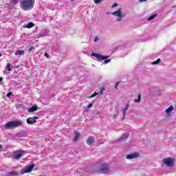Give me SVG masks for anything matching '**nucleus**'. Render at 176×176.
Listing matches in <instances>:
<instances>
[{
    "label": "nucleus",
    "mask_w": 176,
    "mask_h": 176,
    "mask_svg": "<svg viewBox=\"0 0 176 176\" xmlns=\"http://www.w3.org/2000/svg\"><path fill=\"white\" fill-rule=\"evenodd\" d=\"M2 80H3V78L1 77V78H0V82H1Z\"/></svg>",
    "instance_id": "c9c22d12"
},
{
    "label": "nucleus",
    "mask_w": 176,
    "mask_h": 176,
    "mask_svg": "<svg viewBox=\"0 0 176 176\" xmlns=\"http://www.w3.org/2000/svg\"><path fill=\"white\" fill-rule=\"evenodd\" d=\"M134 102H141V94L138 96V98L134 100Z\"/></svg>",
    "instance_id": "aec40b11"
},
{
    "label": "nucleus",
    "mask_w": 176,
    "mask_h": 176,
    "mask_svg": "<svg viewBox=\"0 0 176 176\" xmlns=\"http://www.w3.org/2000/svg\"><path fill=\"white\" fill-rule=\"evenodd\" d=\"M113 16L116 17V21H122L124 17H126V14L123 13V8H120L118 10L116 11H114L111 13Z\"/></svg>",
    "instance_id": "7ed1b4c3"
},
{
    "label": "nucleus",
    "mask_w": 176,
    "mask_h": 176,
    "mask_svg": "<svg viewBox=\"0 0 176 176\" xmlns=\"http://www.w3.org/2000/svg\"><path fill=\"white\" fill-rule=\"evenodd\" d=\"M34 49H35L34 47H30V49L28 50L29 53H31V52H32V50H34Z\"/></svg>",
    "instance_id": "cd10ccee"
},
{
    "label": "nucleus",
    "mask_w": 176,
    "mask_h": 176,
    "mask_svg": "<svg viewBox=\"0 0 176 176\" xmlns=\"http://www.w3.org/2000/svg\"><path fill=\"white\" fill-rule=\"evenodd\" d=\"M44 56H45V57H47V58H49V54L45 53V54H44Z\"/></svg>",
    "instance_id": "72a5a7b5"
},
{
    "label": "nucleus",
    "mask_w": 176,
    "mask_h": 176,
    "mask_svg": "<svg viewBox=\"0 0 176 176\" xmlns=\"http://www.w3.org/2000/svg\"><path fill=\"white\" fill-rule=\"evenodd\" d=\"M113 119H116V115L113 116Z\"/></svg>",
    "instance_id": "e433bc0d"
},
{
    "label": "nucleus",
    "mask_w": 176,
    "mask_h": 176,
    "mask_svg": "<svg viewBox=\"0 0 176 176\" xmlns=\"http://www.w3.org/2000/svg\"><path fill=\"white\" fill-rule=\"evenodd\" d=\"M91 56H93L94 57H96V58H98V60H107V58H108V56H102L98 54H92Z\"/></svg>",
    "instance_id": "1a4fd4ad"
},
{
    "label": "nucleus",
    "mask_w": 176,
    "mask_h": 176,
    "mask_svg": "<svg viewBox=\"0 0 176 176\" xmlns=\"http://www.w3.org/2000/svg\"><path fill=\"white\" fill-rule=\"evenodd\" d=\"M108 171H109V166H108L107 164H102L99 170V173L105 174V173H108Z\"/></svg>",
    "instance_id": "423d86ee"
},
{
    "label": "nucleus",
    "mask_w": 176,
    "mask_h": 176,
    "mask_svg": "<svg viewBox=\"0 0 176 176\" xmlns=\"http://www.w3.org/2000/svg\"><path fill=\"white\" fill-rule=\"evenodd\" d=\"M119 82H116V85H115V87L116 89V90H118V86L119 85Z\"/></svg>",
    "instance_id": "2f4dec72"
},
{
    "label": "nucleus",
    "mask_w": 176,
    "mask_h": 176,
    "mask_svg": "<svg viewBox=\"0 0 176 176\" xmlns=\"http://www.w3.org/2000/svg\"><path fill=\"white\" fill-rule=\"evenodd\" d=\"M173 111H174V107L173 106H170L168 109H166L165 110L166 113H167V115H170Z\"/></svg>",
    "instance_id": "ddd939ff"
},
{
    "label": "nucleus",
    "mask_w": 176,
    "mask_h": 176,
    "mask_svg": "<svg viewBox=\"0 0 176 176\" xmlns=\"http://www.w3.org/2000/svg\"><path fill=\"white\" fill-rule=\"evenodd\" d=\"M12 92H9L8 94H7V97H8V98L12 96Z\"/></svg>",
    "instance_id": "473e14b6"
},
{
    "label": "nucleus",
    "mask_w": 176,
    "mask_h": 176,
    "mask_svg": "<svg viewBox=\"0 0 176 176\" xmlns=\"http://www.w3.org/2000/svg\"><path fill=\"white\" fill-rule=\"evenodd\" d=\"M163 163L167 167H173L174 166V163H175V160L173 157L164 158L163 160Z\"/></svg>",
    "instance_id": "20e7f679"
},
{
    "label": "nucleus",
    "mask_w": 176,
    "mask_h": 176,
    "mask_svg": "<svg viewBox=\"0 0 176 176\" xmlns=\"http://www.w3.org/2000/svg\"><path fill=\"white\" fill-rule=\"evenodd\" d=\"M23 123L20 120H15V121H10L5 124V129L6 130H13V129H16L21 126Z\"/></svg>",
    "instance_id": "f03ea898"
},
{
    "label": "nucleus",
    "mask_w": 176,
    "mask_h": 176,
    "mask_svg": "<svg viewBox=\"0 0 176 176\" xmlns=\"http://www.w3.org/2000/svg\"><path fill=\"white\" fill-rule=\"evenodd\" d=\"M79 137H80V133H78V132H75V135H74V142L78 141V140H79Z\"/></svg>",
    "instance_id": "2eb2a0df"
},
{
    "label": "nucleus",
    "mask_w": 176,
    "mask_h": 176,
    "mask_svg": "<svg viewBox=\"0 0 176 176\" xmlns=\"http://www.w3.org/2000/svg\"><path fill=\"white\" fill-rule=\"evenodd\" d=\"M91 107H93V103H89L87 106L88 109H89V108H91Z\"/></svg>",
    "instance_id": "c85d7f7f"
},
{
    "label": "nucleus",
    "mask_w": 176,
    "mask_h": 176,
    "mask_svg": "<svg viewBox=\"0 0 176 176\" xmlns=\"http://www.w3.org/2000/svg\"><path fill=\"white\" fill-rule=\"evenodd\" d=\"M34 27V23H29L25 26V28H32Z\"/></svg>",
    "instance_id": "6ab92c4d"
},
{
    "label": "nucleus",
    "mask_w": 176,
    "mask_h": 176,
    "mask_svg": "<svg viewBox=\"0 0 176 176\" xmlns=\"http://www.w3.org/2000/svg\"><path fill=\"white\" fill-rule=\"evenodd\" d=\"M38 110V107L36 106H33L32 107H30L28 109V112L31 113V112H35V111Z\"/></svg>",
    "instance_id": "4468645a"
},
{
    "label": "nucleus",
    "mask_w": 176,
    "mask_h": 176,
    "mask_svg": "<svg viewBox=\"0 0 176 176\" xmlns=\"http://www.w3.org/2000/svg\"><path fill=\"white\" fill-rule=\"evenodd\" d=\"M157 14H155L151 16H149L148 19H147V21H151V20H153V19H155V17H157Z\"/></svg>",
    "instance_id": "f3484780"
},
{
    "label": "nucleus",
    "mask_w": 176,
    "mask_h": 176,
    "mask_svg": "<svg viewBox=\"0 0 176 176\" xmlns=\"http://www.w3.org/2000/svg\"><path fill=\"white\" fill-rule=\"evenodd\" d=\"M12 3H13V5H16V3H17V0H12Z\"/></svg>",
    "instance_id": "c756f323"
},
{
    "label": "nucleus",
    "mask_w": 176,
    "mask_h": 176,
    "mask_svg": "<svg viewBox=\"0 0 176 176\" xmlns=\"http://www.w3.org/2000/svg\"><path fill=\"white\" fill-rule=\"evenodd\" d=\"M137 157H140V153H138V152L133 153L132 154H128L126 156V159H127L128 160H131L133 159H137Z\"/></svg>",
    "instance_id": "0eeeda50"
},
{
    "label": "nucleus",
    "mask_w": 176,
    "mask_h": 176,
    "mask_svg": "<svg viewBox=\"0 0 176 176\" xmlns=\"http://www.w3.org/2000/svg\"><path fill=\"white\" fill-rule=\"evenodd\" d=\"M160 63V58H158L157 60H155L151 63L153 65H157Z\"/></svg>",
    "instance_id": "412c9836"
},
{
    "label": "nucleus",
    "mask_w": 176,
    "mask_h": 176,
    "mask_svg": "<svg viewBox=\"0 0 176 176\" xmlns=\"http://www.w3.org/2000/svg\"><path fill=\"white\" fill-rule=\"evenodd\" d=\"M147 0H139V2H146Z\"/></svg>",
    "instance_id": "f704fd0d"
},
{
    "label": "nucleus",
    "mask_w": 176,
    "mask_h": 176,
    "mask_svg": "<svg viewBox=\"0 0 176 176\" xmlns=\"http://www.w3.org/2000/svg\"><path fill=\"white\" fill-rule=\"evenodd\" d=\"M1 148H2V146H1V144H0V150L1 149Z\"/></svg>",
    "instance_id": "ea45409f"
},
{
    "label": "nucleus",
    "mask_w": 176,
    "mask_h": 176,
    "mask_svg": "<svg viewBox=\"0 0 176 176\" xmlns=\"http://www.w3.org/2000/svg\"><path fill=\"white\" fill-rule=\"evenodd\" d=\"M23 154L24 151H19L14 155V159L19 160L23 156Z\"/></svg>",
    "instance_id": "f8f14e48"
},
{
    "label": "nucleus",
    "mask_w": 176,
    "mask_h": 176,
    "mask_svg": "<svg viewBox=\"0 0 176 176\" xmlns=\"http://www.w3.org/2000/svg\"><path fill=\"white\" fill-rule=\"evenodd\" d=\"M118 6V3H115L111 6V8H116Z\"/></svg>",
    "instance_id": "7c9ffc66"
},
{
    "label": "nucleus",
    "mask_w": 176,
    "mask_h": 176,
    "mask_svg": "<svg viewBox=\"0 0 176 176\" xmlns=\"http://www.w3.org/2000/svg\"><path fill=\"white\" fill-rule=\"evenodd\" d=\"M8 175H12V176H14V175H17V174H19V173L17 172H9Z\"/></svg>",
    "instance_id": "4be33fe9"
},
{
    "label": "nucleus",
    "mask_w": 176,
    "mask_h": 176,
    "mask_svg": "<svg viewBox=\"0 0 176 176\" xmlns=\"http://www.w3.org/2000/svg\"><path fill=\"white\" fill-rule=\"evenodd\" d=\"M94 41H95L96 43L100 42V38H98V36H95Z\"/></svg>",
    "instance_id": "bb28decb"
},
{
    "label": "nucleus",
    "mask_w": 176,
    "mask_h": 176,
    "mask_svg": "<svg viewBox=\"0 0 176 176\" xmlns=\"http://www.w3.org/2000/svg\"><path fill=\"white\" fill-rule=\"evenodd\" d=\"M95 142H96V139L94 138H93V136H89L87 139V144L89 146H91V145H93V144H94Z\"/></svg>",
    "instance_id": "6e6552de"
},
{
    "label": "nucleus",
    "mask_w": 176,
    "mask_h": 176,
    "mask_svg": "<svg viewBox=\"0 0 176 176\" xmlns=\"http://www.w3.org/2000/svg\"><path fill=\"white\" fill-rule=\"evenodd\" d=\"M20 54H24V50H17L15 52V56H19Z\"/></svg>",
    "instance_id": "a211bd4d"
},
{
    "label": "nucleus",
    "mask_w": 176,
    "mask_h": 176,
    "mask_svg": "<svg viewBox=\"0 0 176 176\" xmlns=\"http://www.w3.org/2000/svg\"><path fill=\"white\" fill-rule=\"evenodd\" d=\"M0 57H2V54L0 53Z\"/></svg>",
    "instance_id": "58836bf2"
},
{
    "label": "nucleus",
    "mask_w": 176,
    "mask_h": 176,
    "mask_svg": "<svg viewBox=\"0 0 176 176\" xmlns=\"http://www.w3.org/2000/svg\"><path fill=\"white\" fill-rule=\"evenodd\" d=\"M34 4V0H21V8L23 10H31V9H33Z\"/></svg>",
    "instance_id": "f257e3e1"
},
{
    "label": "nucleus",
    "mask_w": 176,
    "mask_h": 176,
    "mask_svg": "<svg viewBox=\"0 0 176 176\" xmlns=\"http://www.w3.org/2000/svg\"><path fill=\"white\" fill-rule=\"evenodd\" d=\"M129 138V135L127 134H124L120 138V141H126V139Z\"/></svg>",
    "instance_id": "dca6fc26"
},
{
    "label": "nucleus",
    "mask_w": 176,
    "mask_h": 176,
    "mask_svg": "<svg viewBox=\"0 0 176 176\" xmlns=\"http://www.w3.org/2000/svg\"><path fill=\"white\" fill-rule=\"evenodd\" d=\"M72 1H75V0H72Z\"/></svg>",
    "instance_id": "37998d69"
},
{
    "label": "nucleus",
    "mask_w": 176,
    "mask_h": 176,
    "mask_svg": "<svg viewBox=\"0 0 176 176\" xmlns=\"http://www.w3.org/2000/svg\"><path fill=\"white\" fill-rule=\"evenodd\" d=\"M6 68L8 69V71L10 72L12 71V69L10 68V64H7Z\"/></svg>",
    "instance_id": "393cba45"
},
{
    "label": "nucleus",
    "mask_w": 176,
    "mask_h": 176,
    "mask_svg": "<svg viewBox=\"0 0 176 176\" xmlns=\"http://www.w3.org/2000/svg\"><path fill=\"white\" fill-rule=\"evenodd\" d=\"M36 119H38L37 117L29 118L27 120V124H32V123L36 122Z\"/></svg>",
    "instance_id": "9b49d317"
},
{
    "label": "nucleus",
    "mask_w": 176,
    "mask_h": 176,
    "mask_svg": "<svg viewBox=\"0 0 176 176\" xmlns=\"http://www.w3.org/2000/svg\"><path fill=\"white\" fill-rule=\"evenodd\" d=\"M173 8H175V6H173Z\"/></svg>",
    "instance_id": "79ce46f5"
},
{
    "label": "nucleus",
    "mask_w": 176,
    "mask_h": 176,
    "mask_svg": "<svg viewBox=\"0 0 176 176\" xmlns=\"http://www.w3.org/2000/svg\"><path fill=\"white\" fill-rule=\"evenodd\" d=\"M35 166L34 164L29 165L28 166H26L25 168H23L20 170L21 174H25L27 173H31Z\"/></svg>",
    "instance_id": "39448f33"
},
{
    "label": "nucleus",
    "mask_w": 176,
    "mask_h": 176,
    "mask_svg": "<svg viewBox=\"0 0 176 176\" xmlns=\"http://www.w3.org/2000/svg\"><path fill=\"white\" fill-rule=\"evenodd\" d=\"M129 108H130V104L129 103H126L125 105V108L122 109V120H124V118H126V112H127Z\"/></svg>",
    "instance_id": "9d476101"
},
{
    "label": "nucleus",
    "mask_w": 176,
    "mask_h": 176,
    "mask_svg": "<svg viewBox=\"0 0 176 176\" xmlns=\"http://www.w3.org/2000/svg\"><path fill=\"white\" fill-rule=\"evenodd\" d=\"M111 63V59H107V60H105L104 62H103V64H108V63Z\"/></svg>",
    "instance_id": "b1692460"
},
{
    "label": "nucleus",
    "mask_w": 176,
    "mask_h": 176,
    "mask_svg": "<svg viewBox=\"0 0 176 176\" xmlns=\"http://www.w3.org/2000/svg\"><path fill=\"white\" fill-rule=\"evenodd\" d=\"M175 108L176 109V104L175 105Z\"/></svg>",
    "instance_id": "a19ab883"
},
{
    "label": "nucleus",
    "mask_w": 176,
    "mask_h": 176,
    "mask_svg": "<svg viewBox=\"0 0 176 176\" xmlns=\"http://www.w3.org/2000/svg\"><path fill=\"white\" fill-rule=\"evenodd\" d=\"M100 94H102V90H101Z\"/></svg>",
    "instance_id": "4c0bfd02"
},
{
    "label": "nucleus",
    "mask_w": 176,
    "mask_h": 176,
    "mask_svg": "<svg viewBox=\"0 0 176 176\" xmlns=\"http://www.w3.org/2000/svg\"><path fill=\"white\" fill-rule=\"evenodd\" d=\"M96 96H98V93L95 92L94 94H92L89 98H93V97H96Z\"/></svg>",
    "instance_id": "a878e982"
},
{
    "label": "nucleus",
    "mask_w": 176,
    "mask_h": 176,
    "mask_svg": "<svg viewBox=\"0 0 176 176\" xmlns=\"http://www.w3.org/2000/svg\"><path fill=\"white\" fill-rule=\"evenodd\" d=\"M95 3H101V2H104V0H94Z\"/></svg>",
    "instance_id": "5701e85b"
}]
</instances>
